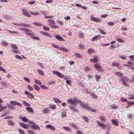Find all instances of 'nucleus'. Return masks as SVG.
<instances>
[{
    "label": "nucleus",
    "instance_id": "obj_1",
    "mask_svg": "<svg viewBox=\"0 0 134 134\" xmlns=\"http://www.w3.org/2000/svg\"><path fill=\"white\" fill-rule=\"evenodd\" d=\"M121 79L123 85L125 86L128 87L129 85L127 82H131L132 81L127 77L123 76L121 77Z\"/></svg>",
    "mask_w": 134,
    "mask_h": 134
},
{
    "label": "nucleus",
    "instance_id": "obj_2",
    "mask_svg": "<svg viewBox=\"0 0 134 134\" xmlns=\"http://www.w3.org/2000/svg\"><path fill=\"white\" fill-rule=\"evenodd\" d=\"M19 29L22 31H25V34L28 36H32V35H33L32 31L29 29L24 28H20Z\"/></svg>",
    "mask_w": 134,
    "mask_h": 134
},
{
    "label": "nucleus",
    "instance_id": "obj_3",
    "mask_svg": "<svg viewBox=\"0 0 134 134\" xmlns=\"http://www.w3.org/2000/svg\"><path fill=\"white\" fill-rule=\"evenodd\" d=\"M79 100L76 98L69 99L67 100V102L68 103H70L71 105H75L77 103H78Z\"/></svg>",
    "mask_w": 134,
    "mask_h": 134
},
{
    "label": "nucleus",
    "instance_id": "obj_4",
    "mask_svg": "<svg viewBox=\"0 0 134 134\" xmlns=\"http://www.w3.org/2000/svg\"><path fill=\"white\" fill-rule=\"evenodd\" d=\"M78 103H80V106H82L84 108L87 109H89V105L88 104L85 103L84 102H83L81 100H79Z\"/></svg>",
    "mask_w": 134,
    "mask_h": 134
},
{
    "label": "nucleus",
    "instance_id": "obj_5",
    "mask_svg": "<svg viewBox=\"0 0 134 134\" xmlns=\"http://www.w3.org/2000/svg\"><path fill=\"white\" fill-rule=\"evenodd\" d=\"M90 19L91 20L93 21L96 23L100 22V20L98 17H96L93 15H91L90 16Z\"/></svg>",
    "mask_w": 134,
    "mask_h": 134
},
{
    "label": "nucleus",
    "instance_id": "obj_6",
    "mask_svg": "<svg viewBox=\"0 0 134 134\" xmlns=\"http://www.w3.org/2000/svg\"><path fill=\"white\" fill-rule=\"evenodd\" d=\"M93 58L91 59L90 61L93 63H97L98 62V57L96 55H93Z\"/></svg>",
    "mask_w": 134,
    "mask_h": 134
},
{
    "label": "nucleus",
    "instance_id": "obj_7",
    "mask_svg": "<svg viewBox=\"0 0 134 134\" xmlns=\"http://www.w3.org/2000/svg\"><path fill=\"white\" fill-rule=\"evenodd\" d=\"M53 72L54 74L57 75L58 77L61 78H63L64 77V76L62 75L61 73L56 71H53Z\"/></svg>",
    "mask_w": 134,
    "mask_h": 134
},
{
    "label": "nucleus",
    "instance_id": "obj_8",
    "mask_svg": "<svg viewBox=\"0 0 134 134\" xmlns=\"http://www.w3.org/2000/svg\"><path fill=\"white\" fill-rule=\"evenodd\" d=\"M94 66L95 68L97 70L100 71L102 69V67L100 65L98 64L95 63L94 64Z\"/></svg>",
    "mask_w": 134,
    "mask_h": 134
},
{
    "label": "nucleus",
    "instance_id": "obj_9",
    "mask_svg": "<svg viewBox=\"0 0 134 134\" xmlns=\"http://www.w3.org/2000/svg\"><path fill=\"white\" fill-rule=\"evenodd\" d=\"M100 120L103 122H105L106 120H107L106 118L104 116H100L99 117Z\"/></svg>",
    "mask_w": 134,
    "mask_h": 134
},
{
    "label": "nucleus",
    "instance_id": "obj_10",
    "mask_svg": "<svg viewBox=\"0 0 134 134\" xmlns=\"http://www.w3.org/2000/svg\"><path fill=\"white\" fill-rule=\"evenodd\" d=\"M115 76H117L118 77H122L123 74L122 73L118 72H115Z\"/></svg>",
    "mask_w": 134,
    "mask_h": 134
},
{
    "label": "nucleus",
    "instance_id": "obj_11",
    "mask_svg": "<svg viewBox=\"0 0 134 134\" xmlns=\"http://www.w3.org/2000/svg\"><path fill=\"white\" fill-rule=\"evenodd\" d=\"M49 110L48 108H46L42 110V112L44 114H47L49 112Z\"/></svg>",
    "mask_w": 134,
    "mask_h": 134
},
{
    "label": "nucleus",
    "instance_id": "obj_12",
    "mask_svg": "<svg viewBox=\"0 0 134 134\" xmlns=\"http://www.w3.org/2000/svg\"><path fill=\"white\" fill-rule=\"evenodd\" d=\"M75 6L77 7H80L81 8L84 9H87V7L85 6H82L81 5L77 4V3H76L75 4Z\"/></svg>",
    "mask_w": 134,
    "mask_h": 134
},
{
    "label": "nucleus",
    "instance_id": "obj_13",
    "mask_svg": "<svg viewBox=\"0 0 134 134\" xmlns=\"http://www.w3.org/2000/svg\"><path fill=\"white\" fill-rule=\"evenodd\" d=\"M10 45L12 49L16 50L17 49V47L15 44H10Z\"/></svg>",
    "mask_w": 134,
    "mask_h": 134
},
{
    "label": "nucleus",
    "instance_id": "obj_14",
    "mask_svg": "<svg viewBox=\"0 0 134 134\" xmlns=\"http://www.w3.org/2000/svg\"><path fill=\"white\" fill-rule=\"evenodd\" d=\"M22 14L23 15L28 17H29L30 16V15L29 14V13L26 12L25 10H24L22 11Z\"/></svg>",
    "mask_w": 134,
    "mask_h": 134
},
{
    "label": "nucleus",
    "instance_id": "obj_15",
    "mask_svg": "<svg viewBox=\"0 0 134 134\" xmlns=\"http://www.w3.org/2000/svg\"><path fill=\"white\" fill-rule=\"evenodd\" d=\"M94 50L92 48L89 49L87 50V52L89 54H92L94 52Z\"/></svg>",
    "mask_w": 134,
    "mask_h": 134
},
{
    "label": "nucleus",
    "instance_id": "obj_16",
    "mask_svg": "<svg viewBox=\"0 0 134 134\" xmlns=\"http://www.w3.org/2000/svg\"><path fill=\"white\" fill-rule=\"evenodd\" d=\"M20 125L21 126L25 129H27L29 127L23 123H20Z\"/></svg>",
    "mask_w": 134,
    "mask_h": 134
},
{
    "label": "nucleus",
    "instance_id": "obj_17",
    "mask_svg": "<svg viewBox=\"0 0 134 134\" xmlns=\"http://www.w3.org/2000/svg\"><path fill=\"white\" fill-rule=\"evenodd\" d=\"M70 125L72 127H73V128H74L75 129H77L79 126L78 125L74 123H72L71 124H70Z\"/></svg>",
    "mask_w": 134,
    "mask_h": 134
},
{
    "label": "nucleus",
    "instance_id": "obj_18",
    "mask_svg": "<svg viewBox=\"0 0 134 134\" xmlns=\"http://www.w3.org/2000/svg\"><path fill=\"white\" fill-rule=\"evenodd\" d=\"M7 121L8 122V124L10 126H13L14 124L13 121L10 120L9 119H8L7 120Z\"/></svg>",
    "mask_w": 134,
    "mask_h": 134
},
{
    "label": "nucleus",
    "instance_id": "obj_19",
    "mask_svg": "<svg viewBox=\"0 0 134 134\" xmlns=\"http://www.w3.org/2000/svg\"><path fill=\"white\" fill-rule=\"evenodd\" d=\"M69 107L70 109L73 111L76 112L77 111V110L75 107L73 106H70Z\"/></svg>",
    "mask_w": 134,
    "mask_h": 134
},
{
    "label": "nucleus",
    "instance_id": "obj_20",
    "mask_svg": "<svg viewBox=\"0 0 134 134\" xmlns=\"http://www.w3.org/2000/svg\"><path fill=\"white\" fill-rule=\"evenodd\" d=\"M90 95L94 98H97V96L96 95L95 93L94 92H92L90 93Z\"/></svg>",
    "mask_w": 134,
    "mask_h": 134
},
{
    "label": "nucleus",
    "instance_id": "obj_21",
    "mask_svg": "<svg viewBox=\"0 0 134 134\" xmlns=\"http://www.w3.org/2000/svg\"><path fill=\"white\" fill-rule=\"evenodd\" d=\"M31 127L33 128L35 130H40V127L36 124L34 125V126H31Z\"/></svg>",
    "mask_w": 134,
    "mask_h": 134
},
{
    "label": "nucleus",
    "instance_id": "obj_22",
    "mask_svg": "<svg viewBox=\"0 0 134 134\" xmlns=\"http://www.w3.org/2000/svg\"><path fill=\"white\" fill-rule=\"evenodd\" d=\"M56 38L57 40L61 41H64V40L63 38L60 36H56Z\"/></svg>",
    "mask_w": 134,
    "mask_h": 134
},
{
    "label": "nucleus",
    "instance_id": "obj_23",
    "mask_svg": "<svg viewBox=\"0 0 134 134\" xmlns=\"http://www.w3.org/2000/svg\"><path fill=\"white\" fill-rule=\"evenodd\" d=\"M26 109L27 111L32 112L33 111V109L31 107H28L26 108Z\"/></svg>",
    "mask_w": 134,
    "mask_h": 134
},
{
    "label": "nucleus",
    "instance_id": "obj_24",
    "mask_svg": "<svg viewBox=\"0 0 134 134\" xmlns=\"http://www.w3.org/2000/svg\"><path fill=\"white\" fill-rule=\"evenodd\" d=\"M63 129L67 131H71V130L69 127L66 126H64L63 127Z\"/></svg>",
    "mask_w": 134,
    "mask_h": 134
},
{
    "label": "nucleus",
    "instance_id": "obj_25",
    "mask_svg": "<svg viewBox=\"0 0 134 134\" xmlns=\"http://www.w3.org/2000/svg\"><path fill=\"white\" fill-rule=\"evenodd\" d=\"M53 99L54 100V101L55 102L59 103H61V100L58 98H53Z\"/></svg>",
    "mask_w": 134,
    "mask_h": 134
},
{
    "label": "nucleus",
    "instance_id": "obj_26",
    "mask_svg": "<svg viewBox=\"0 0 134 134\" xmlns=\"http://www.w3.org/2000/svg\"><path fill=\"white\" fill-rule=\"evenodd\" d=\"M97 124L100 126H107L105 125L104 124L101 122L99 121H97Z\"/></svg>",
    "mask_w": 134,
    "mask_h": 134
},
{
    "label": "nucleus",
    "instance_id": "obj_27",
    "mask_svg": "<svg viewBox=\"0 0 134 134\" xmlns=\"http://www.w3.org/2000/svg\"><path fill=\"white\" fill-rule=\"evenodd\" d=\"M111 122L113 123V124L115 126H118V123L115 120L113 119L111 120Z\"/></svg>",
    "mask_w": 134,
    "mask_h": 134
},
{
    "label": "nucleus",
    "instance_id": "obj_28",
    "mask_svg": "<svg viewBox=\"0 0 134 134\" xmlns=\"http://www.w3.org/2000/svg\"><path fill=\"white\" fill-rule=\"evenodd\" d=\"M35 0H31V1L27 2V3L29 4H33L35 3Z\"/></svg>",
    "mask_w": 134,
    "mask_h": 134
},
{
    "label": "nucleus",
    "instance_id": "obj_29",
    "mask_svg": "<svg viewBox=\"0 0 134 134\" xmlns=\"http://www.w3.org/2000/svg\"><path fill=\"white\" fill-rule=\"evenodd\" d=\"M79 48L81 49H84L85 46L82 44H80L79 45Z\"/></svg>",
    "mask_w": 134,
    "mask_h": 134
},
{
    "label": "nucleus",
    "instance_id": "obj_30",
    "mask_svg": "<svg viewBox=\"0 0 134 134\" xmlns=\"http://www.w3.org/2000/svg\"><path fill=\"white\" fill-rule=\"evenodd\" d=\"M34 87L35 89L38 91H39L40 90V87L36 85H34Z\"/></svg>",
    "mask_w": 134,
    "mask_h": 134
},
{
    "label": "nucleus",
    "instance_id": "obj_31",
    "mask_svg": "<svg viewBox=\"0 0 134 134\" xmlns=\"http://www.w3.org/2000/svg\"><path fill=\"white\" fill-rule=\"evenodd\" d=\"M35 82L37 84L41 85V82L38 80L36 79H35Z\"/></svg>",
    "mask_w": 134,
    "mask_h": 134
},
{
    "label": "nucleus",
    "instance_id": "obj_32",
    "mask_svg": "<svg viewBox=\"0 0 134 134\" xmlns=\"http://www.w3.org/2000/svg\"><path fill=\"white\" fill-rule=\"evenodd\" d=\"M133 103H134V102H128L127 103V104L128 105V107H130L133 104Z\"/></svg>",
    "mask_w": 134,
    "mask_h": 134
},
{
    "label": "nucleus",
    "instance_id": "obj_33",
    "mask_svg": "<svg viewBox=\"0 0 134 134\" xmlns=\"http://www.w3.org/2000/svg\"><path fill=\"white\" fill-rule=\"evenodd\" d=\"M56 107V105L54 104H52L51 105H49V108L52 109H55Z\"/></svg>",
    "mask_w": 134,
    "mask_h": 134
},
{
    "label": "nucleus",
    "instance_id": "obj_34",
    "mask_svg": "<svg viewBox=\"0 0 134 134\" xmlns=\"http://www.w3.org/2000/svg\"><path fill=\"white\" fill-rule=\"evenodd\" d=\"M74 55L76 57H78L79 58H82V56L79 54L76 53L74 54Z\"/></svg>",
    "mask_w": 134,
    "mask_h": 134
},
{
    "label": "nucleus",
    "instance_id": "obj_35",
    "mask_svg": "<svg viewBox=\"0 0 134 134\" xmlns=\"http://www.w3.org/2000/svg\"><path fill=\"white\" fill-rule=\"evenodd\" d=\"M59 49L62 51H63L64 52H67V51H68V49H66L65 48L63 47H60Z\"/></svg>",
    "mask_w": 134,
    "mask_h": 134
},
{
    "label": "nucleus",
    "instance_id": "obj_36",
    "mask_svg": "<svg viewBox=\"0 0 134 134\" xmlns=\"http://www.w3.org/2000/svg\"><path fill=\"white\" fill-rule=\"evenodd\" d=\"M127 117L128 118L130 119V120H131L132 119V116L131 114H129L127 115Z\"/></svg>",
    "mask_w": 134,
    "mask_h": 134
},
{
    "label": "nucleus",
    "instance_id": "obj_37",
    "mask_svg": "<svg viewBox=\"0 0 134 134\" xmlns=\"http://www.w3.org/2000/svg\"><path fill=\"white\" fill-rule=\"evenodd\" d=\"M40 87L41 88L43 89H45V90H47L48 89V88L46 86L42 85H41L40 86Z\"/></svg>",
    "mask_w": 134,
    "mask_h": 134
},
{
    "label": "nucleus",
    "instance_id": "obj_38",
    "mask_svg": "<svg viewBox=\"0 0 134 134\" xmlns=\"http://www.w3.org/2000/svg\"><path fill=\"white\" fill-rule=\"evenodd\" d=\"M48 21L51 23L53 24H55V22L52 19H48Z\"/></svg>",
    "mask_w": 134,
    "mask_h": 134
},
{
    "label": "nucleus",
    "instance_id": "obj_39",
    "mask_svg": "<svg viewBox=\"0 0 134 134\" xmlns=\"http://www.w3.org/2000/svg\"><path fill=\"white\" fill-rule=\"evenodd\" d=\"M82 118L84 120V121L86 122H88V121L87 118L84 116H82Z\"/></svg>",
    "mask_w": 134,
    "mask_h": 134
},
{
    "label": "nucleus",
    "instance_id": "obj_40",
    "mask_svg": "<svg viewBox=\"0 0 134 134\" xmlns=\"http://www.w3.org/2000/svg\"><path fill=\"white\" fill-rule=\"evenodd\" d=\"M61 116L63 118L65 117L66 116V111H63L61 114Z\"/></svg>",
    "mask_w": 134,
    "mask_h": 134
},
{
    "label": "nucleus",
    "instance_id": "obj_41",
    "mask_svg": "<svg viewBox=\"0 0 134 134\" xmlns=\"http://www.w3.org/2000/svg\"><path fill=\"white\" fill-rule=\"evenodd\" d=\"M112 65L113 66H115L116 67H118L119 66V64L116 63L115 62H113L112 63Z\"/></svg>",
    "mask_w": 134,
    "mask_h": 134
},
{
    "label": "nucleus",
    "instance_id": "obj_42",
    "mask_svg": "<svg viewBox=\"0 0 134 134\" xmlns=\"http://www.w3.org/2000/svg\"><path fill=\"white\" fill-rule=\"evenodd\" d=\"M2 44L5 46H6L8 45V43L6 41H3L2 42Z\"/></svg>",
    "mask_w": 134,
    "mask_h": 134
},
{
    "label": "nucleus",
    "instance_id": "obj_43",
    "mask_svg": "<svg viewBox=\"0 0 134 134\" xmlns=\"http://www.w3.org/2000/svg\"><path fill=\"white\" fill-rule=\"evenodd\" d=\"M130 60L131 61H134V55H130L129 56Z\"/></svg>",
    "mask_w": 134,
    "mask_h": 134
},
{
    "label": "nucleus",
    "instance_id": "obj_44",
    "mask_svg": "<svg viewBox=\"0 0 134 134\" xmlns=\"http://www.w3.org/2000/svg\"><path fill=\"white\" fill-rule=\"evenodd\" d=\"M84 69L86 71H87L90 70L91 69V68L87 66H85Z\"/></svg>",
    "mask_w": 134,
    "mask_h": 134
},
{
    "label": "nucleus",
    "instance_id": "obj_45",
    "mask_svg": "<svg viewBox=\"0 0 134 134\" xmlns=\"http://www.w3.org/2000/svg\"><path fill=\"white\" fill-rule=\"evenodd\" d=\"M13 24L14 25L17 26H22L23 23H21L20 24L16 23H13Z\"/></svg>",
    "mask_w": 134,
    "mask_h": 134
},
{
    "label": "nucleus",
    "instance_id": "obj_46",
    "mask_svg": "<svg viewBox=\"0 0 134 134\" xmlns=\"http://www.w3.org/2000/svg\"><path fill=\"white\" fill-rule=\"evenodd\" d=\"M19 132V133L22 134H25V133L23 130L20 129L18 130Z\"/></svg>",
    "mask_w": 134,
    "mask_h": 134
},
{
    "label": "nucleus",
    "instance_id": "obj_47",
    "mask_svg": "<svg viewBox=\"0 0 134 134\" xmlns=\"http://www.w3.org/2000/svg\"><path fill=\"white\" fill-rule=\"evenodd\" d=\"M23 104L26 106H30V104L27 103V102H26L25 101H24L23 102Z\"/></svg>",
    "mask_w": 134,
    "mask_h": 134
},
{
    "label": "nucleus",
    "instance_id": "obj_48",
    "mask_svg": "<svg viewBox=\"0 0 134 134\" xmlns=\"http://www.w3.org/2000/svg\"><path fill=\"white\" fill-rule=\"evenodd\" d=\"M28 97L29 98V99H32L34 98V96L33 95H32L31 93H30V94H29L28 96Z\"/></svg>",
    "mask_w": 134,
    "mask_h": 134
},
{
    "label": "nucleus",
    "instance_id": "obj_49",
    "mask_svg": "<svg viewBox=\"0 0 134 134\" xmlns=\"http://www.w3.org/2000/svg\"><path fill=\"white\" fill-rule=\"evenodd\" d=\"M49 25L53 29L58 28V26H57L54 25H52L50 24Z\"/></svg>",
    "mask_w": 134,
    "mask_h": 134
},
{
    "label": "nucleus",
    "instance_id": "obj_50",
    "mask_svg": "<svg viewBox=\"0 0 134 134\" xmlns=\"http://www.w3.org/2000/svg\"><path fill=\"white\" fill-rule=\"evenodd\" d=\"M57 22L58 24H59L60 26L63 25V23L61 21H60L59 20H57Z\"/></svg>",
    "mask_w": 134,
    "mask_h": 134
},
{
    "label": "nucleus",
    "instance_id": "obj_51",
    "mask_svg": "<svg viewBox=\"0 0 134 134\" xmlns=\"http://www.w3.org/2000/svg\"><path fill=\"white\" fill-rule=\"evenodd\" d=\"M38 72L40 74L43 75H44V74L43 72L41 70L38 69Z\"/></svg>",
    "mask_w": 134,
    "mask_h": 134
},
{
    "label": "nucleus",
    "instance_id": "obj_52",
    "mask_svg": "<svg viewBox=\"0 0 134 134\" xmlns=\"http://www.w3.org/2000/svg\"><path fill=\"white\" fill-rule=\"evenodd\" d=\"M52 45L55 48H56L58 49H59L60 47L58 46L57 45H55L53 43L52 44Z\"/></svg>",
    "mask_w": 134,
    "mask_h": 134
},
{
    "label": "nucleus",
    "instance_id": "obj_53",
    "mask_svg": "<svg viewBox=\"0 0 134 134\" xmlns=\"http://www.w3.org/2000/svg\"><path fill=\"white\" fill-rule=\"evenodd\" d=\"M0 70L2 71L5 73H6L7 72L6 70L4 69L1 66H0Z\"/></svg>",
    "mask_w": 134,
    "mask_h": 134
},
{
    "label": "nucleus",
    "instance_id": "obj_54",
    "mask_svg": "<svg viewBox=\"0 0 134 134\" xmlns=\"http://www.w3.org/2000/svg\"><path fill=\"white\" fill-rule=\"evenodd\" d=\"M16 101H11L10 102V103L12 105L14 106L16 104Z\"/></svg>",
    "mask_w": 134,
    "mask_h": 134
},
{
    "label": "nucleus",
    "instance_id": "obj_55",
    "mask_svg": "<svg viewBox=\"0 0 134 134\" xmlns=\"http://www.w3.org/2000/svg\"><path fill=\"white\" fill-rule=\"evenodd\" d=\"M24 79L27 82L30 83V79L28 78L25 77H24Z\"/></svg>",
    "mask_w": 134,
    "mask_h": 134
},
{
    "label": "nucleus",
    "instance_id": "obj_56",
    "mask_svg": "<svg viewBox=\"0 0 134 134\" xmlns=\"http://www.w3.org/2000/svg\"><path fill=\"white\" fill-rule=\"evenodd\" d=\"M84 34L83 33H79V37L82 38L84 36Z\"/></svg>",
    "mask_w": 134,
    "mask_h": 134
},
{
    "label": "nucleus",
    "instance_id": "obj_57",
    "mask_svg": "<svg viewBox=\"0 0 134 134\" xmlns=\"http://www.w3.org/2000/svg\"><path fill=\"white\" fill-rule=\"evenodd\" d=\"M22 120L24 122H26L27 121V119L25 117L22 118Z\"/></svg>",
    "mask_w": 134,
    "mask_h": 134
},
{
    "label": "nucleus",
    "instance_id": "obj_58",
    "mask_svg": "<svg viewBox=\"0 0 134 134\" xmlns=\"http://www.w3.org/2000/svg\"><path fill=\"white\" fill-rule=\"evenodd\" d=\"M43 29L44 30L46 31H49V27L45 26H43Z\"/></svg>",
    "mask_w": 134,
    "mask_h": 134
},
{
    "label": "nucleus",
    "instance_id": "obj_59",
    "mask_svg": "<svg viewBox=\"0 0 134 134\" xmlns=\"http://www.w3.org/2000/svg\"><path fill=\"white\" fill-rule=\"evenodd\" d=\"M29 25H30L29 24H24L23 23L22 26H26L27 27H30V26Z\"/></svg>",
    "mask_w": 134,
    "mask_h": 134
},
{
    "label": "nucleus",
    "instance_id": "obj_60",
    "mask_svg": "<svg viewBox=\"0 0 134 134\" xmlns=\"http://www.w3.org/2000/svg\"><path fill=\"white\" fill-rule=\"evenodd\" d=\"M44 17L46 18H52L53 17V16L52 15L51 16L48 15V16H47L45 14L44 15Z\"/></svg>",
    "mask_w": 134,
    "mask_h": 134
},
{
    "label": "nucleus",
    "instance_id": "obj_61",
    "mask_svg": "<svg viewBox=\"0 0 134 134\" xmlns=\"http://www.w3.org/2000/svg\"><path fill=\"white\" fill-rule=\"evenodd\" d=\"M27 88H28L30 91H32L33 90L32 88L30 85H27Z\"/></svg>",
    "mask_w": 134,
    "mask_h": 134
},
{
    "label": "nucleus",
    "instance_id": "obj_62",
    "mask_svg": "<svg viewBox=\"0 0 134 134\" xmlns=\"http://www.w3.org/2000/svg\"><path fill=\"white\" fill-rule=\"evenodd\" d=\"M27 132L29 134H35L34 132L31 130H28Z\"/></svg>",
    "mask_w": 134,
    "mask_h": 134
},
{
    "label": "nucleus",
    "instance_id": "obj_63",
    "mask_svg": "<svg viewBox=\"0 0 134 134\" xmlns=\"http://www.w3.org/2000/svg\"><path fill=\"white\" fill-rule=\"evenodd\" d=\"M87 109L90 110L92 112H93L95 111V110L94 109L91 108L90 107L89 109Z\"/></svg>",
    "mask_w": 134,
    "mask_h": 134
},
{
    "label": "nucleus",
    "instance_id": "obj_64",
    "mask_svg": "<svg viewBox=\"0 0 134 134\" xmlns=\"http://www.w3.org/2000/svg\"><path fill=\"white\" fill-rule=\"evenodd\" d=\"M33 24L37 26H39L41 25L40 24L37 22H34L33 23Z\"/></svg>",
    "mask_w": 134,
    "mask_h": 134
}]
</instances>
